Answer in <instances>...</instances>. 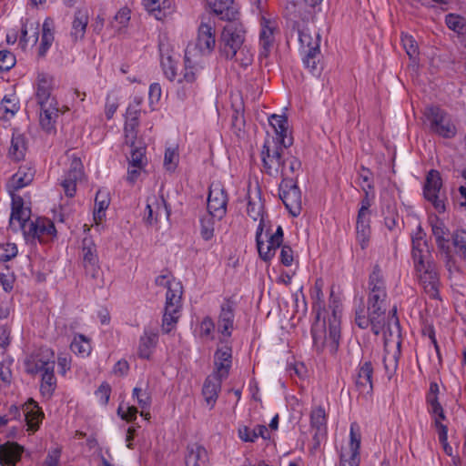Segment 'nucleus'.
Instances as JSON below:
<instances>
[{"mask_svg":"<svg viewBox=\"0 0 466 466\" xmlns=\"http://www.w3.org/2000/svg\"><path fill=\"white\" fill-rule=\"evenodd\" d=\"M426 234L420 225L417 227L415 232L411 235L412 248L411 256L414 267L427 263L434 262L428 241L425 239Z\"/></svg>","mask_w":466,"mask_h":466,"instance_id":"13","label":"nucleus"},{"mask_svg":"<svg viewBox=\"0 0 466 466\" xmlns=\"http://www.w3.org/2000/svg\"><path fill=\"white\" fill-rule=\"evenodd\" d=\"M297 28L299 41L301 52L319 53L320 36L315 30L310 31L309 27L302 26L297 23L293 25V29Z\"/></svg>","mask_w":466,"mask_h":466,"instance_id":"22","label":"nucleus"},{"mask_svg":"<svg viewBox=\"0 0 466 466\" xmlns=\"http://www.w3.org/2000/svg\"><path fill=\"white\" fill-rule=\"evenodd\" d=\"M216 46L215 22L208 16L202 15L198 26L197 39L194 44H189L185 51L184 70L182 78L178 79L181 84H188L187 91H178L182 98L194 96L196 95L195 83L198 75L205 67L206 57L209 56Z\"/></svg>","mask_w":466,"mask_h":466,"instance_id":"1","label":"nucleus"},{"mask_svg":"<svg viewBox=\"0 0 466 466\" xmlns=\"http://www.w3.org/2000/svg\"><path fill=\"white\" fill-rule=\"evenodd\" d=\"M25 370L27 374L35 376L55 370V352L49 348H40L38 350L28 355L25 360Z\"/></svg>","mask_w":466,"mask_h":466,"instance_id":"9","label":"nucleus"},{"mask_svg":"<svg viewBox=\"0 0 466 466\" xmlns=\"http://www.w3.org/2000/svg\"><path fill=\"white\" fill-rule=\"evenodd\" d=\"M367 315L364 306L360 302L355 311V323L360 329L370 326L375 335H379L385 326V314L387 310V293H367Z\"/></svg>","mask_w":466,"mask_h":466,"instance_id":"5","label":"nucleus"},{"mask_svg":"<svg viewBox=\"0 0 466 466\" xmlns=\"http://www.w3.org/2000/svg\"><path fill=\"white\" fill-rule=\"evenodd\" d=\"M333 290L330 292V301L332 300V312L327 318L317 317L312 325L311 334L313 347L318 352L327 351L333 355L337 352L340 339V319L341 311L332 299Z\"/></svg>","mask_w":466,"mask_h":466,"instance_id":"3","label":"nucleus"},{"mask_svg":"<svg viewBox=\"0 0 466 466\" xmlns=\"http://www.w3.org/2000/svg\"><path fill=\"white\" fill-rule=\"evenodd\" d=\"M246 30L243 24L238 20L228 22L220 35V50L227 59L232 60L238 51L244 46Z\"/></svg>","mask_w":466,"mask_h":466,"instance_id":"7","label":"nucleus"},{"mask_svg":"<svg viewBox=\"0 0 466 466\" xmlns=\"http://www.w3.org/2000/svg\"><path fill=\"white\" fill-rule=\"evenodd\" d=\"M138 126L139 122H135L134 119L131 121H126L125 123V143L130 147H135V144H137Z\"/></svg>","mask_w":466,"mask_h":466,"instance_id":"58","label":"nucleus"},{"mask_svg":"<svg viewBox=\"0 0 466 466\" xmlns=\"http://www.w3.org/2000/svg\"><path fill=\"white\" fill-rule=\"evenodd\" d=\"M361 187L364 192V197L360 201V208L358 212V217L370 218V208L372 205L374 195L370 194V190L367 189L363 185H361Z\"/></svg>","mask_w":466,"mask_h":466,"instance_id":"63","label":"nucleus"},{"mask_svg":"<svg viewBox=\"0 0 466 466\" xmlns=\"http://www.w3.org/2000/svg\"><path fill=\"white\" fill-rule=\"evenodd\" d=\"M23 410L28 430L31 431H37L44 417V413L37 403L33 399H30L23 406Z\"/></svg>","mask_w":466,"mask_h":466,"instance_id":"33","label":"nucleus"},{"mask_svg":"<svg viewBox=\"0 0 466 466\" xmlns=\"http://www.w3.org/2000/svg\"><path fill=\"white\" fill-rule=\"evenodd\" d=\"M310 427L315 431L313 441L315 442L314 448H317L327 433V414L322 406L312 408L310 411Z\"/></svg>","mask_w":466,"mask_h":466,"instance_id":"21","label":"nucleus"},{"mask_svg":"<svg viewBox=\"0 0 466 466\" xmlns=\"http://www.w3.org/2000/svg\"><path fill=\"white\" fill-rule=\"evenodd\" d=\"M232 350L228 346L218 348L214 355L216 371L214 375L226 379L231 367Z\"/></svg>","mask_w":466,"mask_h":466,"instance_id":"29","label":"nucleus"},{"mask_svg":"<svg viewBox=\"0 0 466 466\" xmlns=\"http://www.w3.org/2000/svg\"><path fill=\"white\" fill-rule=\"evenodd\" d=\"M247 214L254 221L259 220L258 224L263 223L266 226L264 218V205L259 196V191L257 192L255 198L248 196Z\"/></svg>","mask_w":466,"mask_h":466,"instance_id":"41","label":"nucleus"},{"mask_svg":"<svg viewBox=\"0 0 466 466\" xmlns=\"http://www.w3.org/2000/svg\"><path fill=\"white\" fill-rule=\"evenodd\" d=\"M145 8L158 20L167 15V9L170 6L168 0H143Z\"/></svg>","mask_w":466,"mask_h":466,"instance_id":"45","label":"nucleus"},{"mask_svg":"<svg viewBox=\"0 0 466 466\" xmlns=\"http://www.w3.org/2000/svg\"><path fill=\"white\" fill-rule=\"evenodd\" d=\"M83 265L87 274L96 278L99 270V259L96 246L92 238H85L82 241Z\"/></svg>","mask_w":466,"mask_h":466,"instance_id":"20","label":"nucleus"},{"mask_svg":"<svg viewBox=\"0 0 466 466\" xmlns=\"http://www.w3.org/2000/svg\"><path fill=\"white\" fill-rule=\"evenodd\" d=\"M147 215L145 220L148 225L157 223L158 218L164 215L167 218L170 216V208H168L163 197H153L147 200Z\"/></svg>","mask_w":466,"mask_h":466,"instance_id":"24","label":"nucleus"},{"mask_svg":"<svg viewBox=\"0 0 466 466\" xmlns=\"http://www.w3.org/2000/svg\"><path fill=\"white\" fill-rule=\"evenodd\" d=\"M430 414L434 418L435 425L439 429V441L445 442L448 439V429L442 424V420L446 419L442 407L439 408L438 410H433Z\"/></svg>","mask_w":466,"mask_h":466,"instance_id":"54","label":"nucleus"},{"mask_svg":"<svg viewBox=\"0 0 466 466\" xmlns=\"http://www.w3.org/2000/svg\"><path fill=\"white\" fill-rule=\"evenodd\" d=\"M354 427L355 424H351L349 450L340 453L339 466H360V435L354 431Z\"/></svg>","mask_w":466,"mask_h":466,"instance_id":"18","label":"nucleus"},{"mask_svg":"<svg viewBox=\"0 0 466 466\" xmlns=\"http://www.w3.org/2000/svg\"><path fill=\"white\" fill-rule=\"evenodd\" d=\"M209 11L218 19L233 22L239 18L238 7L234 0H206Z\"/></svg>","mask_w":466,"mask_h":466,"instance_id":"16","label":"nucleus"},{"mask_svg":"<svg viewBox=\"0 0 466 466\" xmlns=\"http://www.w3.org/2000/svg\"><path fill=\"white\" fill-rule=\"evenodd\" d=\"M432 234L439 250L444 254L450 251V232L444 223L439 219L431 226Z\"/></svg>","mask_w":466,"mask_h":466,"instance_id":"38","label":"nucleus"},{"mask_svg":"<svg viewBox=\"0 0 466 466\" xmlns=\"http://www.w3.org/2000/svg\"><path fill=\"white\" fill-rule=\"evenodd\" d=\"M260 33H259V55L258 58L260 60L266 59L268 57L271 49L273 47L275 37L274 34L277 30V25L274 21L266 19L262 17L260 22Z\"/></svg>","mask_w":466,"mask_h":466,"instance_id":"17","label":"nucleus"},{"mask_svg":"<svg viewBox=\"0 0 466 466\" xmlns=\"http://www.w3.org/2000/svg\"><path fill=\"white\" fill-rule=\"evenodd\" d=\"M152 389L150 381L140 380L132 390V397L137 399V405L141 410H149L152 403Z\"/></svg>","mask_w":466,"mask_h":466,"instance_id":"34","label":"nucleus"},{"mask_svg":"<svg viewBox=\"0 0 466 466\" xmlns=\"http://www.w3.org/2000/svg\"><path fill=\"white\" fill-rule=\"evenodd\" d=\"M264 228L265 225L263 223L258 224L256 231V245L259 258L267 262L271 260L274 257L271 253V249L268 248V245L262 240Z\"/></svg>","mask_w":466,"mask_h":466,"instance_id":"50","label":"nucleus"},{"mask_svg":"<svg viewBox=\"0 0 466 466\" xmlns=\"http://www.w3.org/2000/svg\"><path fill=\"white\" fill-rule=\"evenodd\" d=\"M367 293H387L386 282L378 265L373 267L369 276Z\"/></svg>","mask_w":466,"mask_h":466,"instance_id":"40","label":"nucleus"},{"mask_svg":"<svg viewBox=\"0 0 466 466\" xmlns=\"http://www.w3.org/2000/svg\"><path fill=\"white\" fill-rule=\"evenodd\" d=\"M323 287V279H317L314 286L310 289V298L313 300V309L317 312V317H320L321 312L325 310L324 293L322 291Z\"/></svg>","mask_w":466,"mask_h":466,"instance_id":"43","label":"nucleus"},{"mask_svg":"<svg viewBox=\"0 0 466 466\" xmlns=\"http://www.w3.org/2000/svg\"><path fill=\"white\" fill-rule=\"evenodd\" d=\"M420 285L429 298H440V277L435 262L414 267Z\"/></svg>","mask_w":466,"mask_h":466,"instance_id":"10","label":"nucleus"},{"mask_svg":"<svg viewBox=\"0 0 466 466\" xmlns=\"http://www.w3.org/2000/svg\"><path fill=\"white\" fill-rule=\"evenodd\" d=\"M457 253L466 260V231L457 230L452 236Z\"/></svg>","mask_w":466,"mask_h":466,"instance_id":"64","label":"nucleus"},{"mask_svg":"<svg viewBox=\"0 0 466 466\" xmlns=\"http://www.w3.org/2000/svg\"><path fill=\"white\" fill-rule=\"evenodd\" d=\"M424 124L431 133L442 138H453L457 134L456 125L451 116L444 109L438 106H431L425 108Z\"/></svg>","mask_w":466,"mask_h":466,"instance_id":"6","label":"nucleus"},{"mask_svg":"<svg viewBox=\"0 0 466 466\" xmlns=\"http://www.w3.org/2000/svg\"><path fill=\"white\" fill-rule=\"evenodd\" d=\"M131 156L129 158V165L135 167H143L146 164L145 154L146 147L143 146H137L131 147Z\"/></svg>","mask_w":466,"mask_h":466,"instance_id":"59","label":"nucleus"},{"mask_svg":"<svg viewBox=\"0 0 466 466\" xmlns=\"http://www.w3.org/2000/svg\"><path fill=\"white\" fill-rule=\"evenodd\" d=\"M131 18V10L128 7L120 8L107 25V29L114 32V35H121L127 33Z\"/></svg>","mask_w":466,"mask_h":466,"instance_id":"37","label":"nucleus"},{"mask_svg":"<svg viewBox=\"0 0 466 466\" xmlns=\"http://www.w3.org/2000/svg\"><path fill=\"white\" fill-rule=\"evenodd\" d=\"M439 385L435 381L430 383V388L426 395V403L429 413L433 410H438L439 408L442 407L439 402Z\"/></svg>","mask_w":466,"mask_h":466,"instance_id":"52","label":"nucleus"},{"mask_svg":"<svg viewBox=\"0 0 466 466\" xmlns=\"http://www.w3.org/2000/svg\"><path fill=\"white\" fill-rule=\"evenodd\" d=\"M18 254L17 246L12 242L0 243V261L7 262Z\"/></svg>","mask_w":466,"mask_h":466,"instance_id":"62","label":"nucleus"},{"mask_svg":"<svg viewBox=\"0 0 466 466\" xmlns=\"http://www.w3.org/2000/svg\"><path fill=\"white\" fill-rule=\"evenodd\" d=\"M14 360L12 358H6L0 361V381L5 386H9L13 380L11 366Z\"/></svg>","mask_w":466,"mask_h":466,"instance_id":"60","label":"nucleus"},{"mask_svg":"<svg viewBox=\"0 0 466 466\" xmlns=\"http://www.w3.org/2000/svg\"><path fill=\"white\" fill-rule=\"evenodd\" d=\"M35 170L26 165L21 166L9 178L5 187L7 192H16L28 186L34 179Z\"/></svg>","mask_w":466,"mask_h":466,"instance_id":"26","label":"nucleus"},{"mask_svg":"<svg viewBox=\"0 0 466 466\" xmlns=\"http://www.w3.org/2000/svg\"><path fill=\"white\" fill-rule=\"evenodd\" d=\"M304 56L303 64L309 71L313 75L320 73V69L318 66L319 53L313 52H301Z\"/></svg>","mask_w":466,"mask_h":466,"instance_id":"61","label":"nucleus"},{"mask_svg":"<svg viewBox=\"0 0 466 466\" xmlns=\"http://www.w3.org/2000/svg\"><path fill=\"white\" fill-rule=\"evenodd\" d=\"M24 228V235L27 240L37 239L41 243L53 240L56 236V229L54 223L46 218H37L29 221Z\"/></svg>","mask_w":466,"mask_h":466,"instance_id":"11","label":"nucleus"},{"mask_svg":"<svg viewBox=\"0 0 466 466\" xmlns=\"http://www.w3.org/2000/svg\"><path fill=\"white\" fill-rule=\"evenodd\" d=\"M374 368L370 360H361L354 376V385L360 395L370 398L373 392Z\"/></svg>","mask_w":466,"mask_h":466,"instance_id":"15","label":"nucleus"},{"mask_svg":"<svg viewBox=\"0 0 466 466\" xmlns=\"http://www.w3.org/2000/svg\"><path fill=\"white\" fill-rule=\"evenodd\" d=\"M281 171L272 177H282L279 184V198L286 208L293 217H298L301 211V192L294 178L301 168V163L296 157H288L280 161Z\"/></svg>","mask_w":466,"mask_h":466,"instance_id":"4","label":"nucleus"},{"mask_svg":"<svg viewBox=\"0 0 466 466\" xmlns=\"http://www.w3.org/2000/svg\"><path fill=\"white\" fill-rule=\"evenodd\" d=\"M83 165L79 158L75 157L72 159L68 171L65 174L61 181V186L65 194L72 198L76 191V183L83 177Z\"/></svg>","mask_w":466,"mask_h":466,"instance_id":"19","label":"nucleus"},{"mask_svg":"<svg viewBox=\"0 0 466 466\" xmlns=\"http://www.w3.org/2000/svg\"><path fill=\"white\" fill-rule=\"evenodd\" d=\"M223 380L224 379H220L218 376L213 374L208 376L204 382L202 394L207 404L210 406V409L214 407L217 401Z\"/></svg>","mask_w":466,"mask_h":466,"instance_id":"35","label":"nucleus"},{"mask_svg":"<svg viewBox=\"0 0 466 466\" xmlns=\"http://www.w3.org/2000/svg\"><path fill=\"white\" fill-rule=\"evenodd\" d=\"M30 210L26 208L23 209H14L11 211L10 215V227L16 229V228H21L24 231V228L27 227L26 225L31 221L29 219Z\"/></svg>","mask_w":466,"mask_h":466,"instance_id":"48","label":"nucleus"},{"mask_svg":"<svg viewBox=\"0 0 466 466\" xmlns=\"http://www.w3.org/2000/svg\"><path fill=\"white\" fill-rule=\"evenodd\" d=\"M40 377V392L44 397L49 399L53 396L56 389L57 381L55 375V370H51L49 371L46 370V373L42 374Z\"/></svg>","mask_w":466,"mask_h":466,"instance_id":"44","label":"nucleus"},{"mask_svg":"<svg viewBox=\"0 0 466 466\" xmlns=\"http://www.w3.org/2000/svg\"><path fill=\"white\" fill-rule=\"evenodd\" d=\"M20 106L15 96H5L0 104V112L5 116H14Z\"/></svg>","mask_w":466,"mask_h":466,"instance_id":"53","label":"nucleus"},{"mask_svg":"<svg viewBox=\"0 0 466 466\" xmlns=\"http://www.w3.org/2000/svg\"><path fill=\"white\" fill-rule=\"evenodd\" d=\"M158 343V332L152 328H145L139 338L137 355L140 359L149 360Z\"/></svg>","mask_w":466,"mask_h":466,"instance_id":"23","label":"nucleus"},{"mask_svg":"<svg viewBox=\"0 0 466 466\" xmlns=\"http://www.w3.org/2000/svg\"><path fill=\"white\" fill-rule=\"evenodd\" d=\"M442 186L441 177L439 171L431 169L426 177V182L423 188L425 198L430 201L439 212L445 210L443 199L440 196Z\"/></svg>","mask_w":466,"mask_h":466,"instance_id":"14","label":"nucleus"},{"mask_svg":"<svg viewBox=\"0 0 466 466\" xmlns=\"http://www.w3.org/2000/svg\"><path fill=\"white\" fill-rule=\"evenodd\" d=\"M24 449L15 442H5L0 445V465L15 466L21 460Z\"/></svg>","mask_w":466,"mask_h":466,"instance_id":"30","label":"nucleus"},{"mask_svg":"<svg viewBox=\"0 0 466 466\" xmlns=\"http://www.w3.org/2000/svg\"><path fill=\"white\" fill-rule=\"evenodd\" d=\"M215 323L210 317H205L198 326V337L204 340H213Z\"/></svg>","mask_w":466,"mask_h":466,"instance_id":"55","label":"nucleus"},{"mask_svg":"<svg viewBox=\"0 0 466 466\" xmlns=\"http://www.w3.org/2000/svg\"><path fill=\"white\" fill-rule=\"evenodd\" d=\"M54 78L52 76L46 73H38L35 81V97L38 105L56 101V98L51 96Z\"/></svg>","mask_w":466,"mask_h":466,"instance_id":"27","label":"nucleus"},{"mask_svg":"<svg viewBox=\"0 0 466 466\" xmlns=\"http://www.w3.org/2000/svg\"><path fill=\"white\" fill-rule=\"evenodd\" d=\"M217 219L209 213L200 218V236L205 241L214 237V221Z\"/></svg>","mask_w":466,"mask_h":466,"instance_id":"51","label":"nucleus"},{"mask_svg":"<svg viewBox=\"0 0 466 466\" xmlns=\"http://www.w3.org/2000/svg\"><path fill=\"white\" fill-rule=\"evenodd\" d=\"M283 229L281 226H279L276 231L272 234L269 233V229H267L266 236L268 237L267 245L271 249L273 257L276 254L277 248H279L283 242Z\"/></svg>","mask_w":466,"mask_h":466,"instance_id":"57","label":"nucleus"},{"mask_svg":"<svg viewBox=\"0 0 466 466\" xmlns=\"http://www.w3.org/2000/svg\"><path fill=\"white\" fill-rule=\"evenodd\" d=\"M71 350L77 355L86 357L91 352L89 339L82 334L76 335L70 344Z\"/></svg>","mask_w":466,"mask_h":466,"instance_id":"49","label":"nucleus"},{"mask_svg":"<svg viewBox=\"0 0 466 466\" xmlns=\"http://www.w3.org/2000/svg\"><path fill=\"white\" fill-rule=\"evenodd\" d=\"M228 194L220 183H212L208 197V212L221 220L227 213Z\"/></svg>","mask_w":466,"mask_h":466,"instance_id":"12","label":"nucleus"},{"mask_svg":"<svg viewBox=\"0 0 466 466\" xmlns=\"http://www.w3.org/2000/svg\"><path fill=\"white\" fill-rule=\"evenodd\" d=\"M88 21L89 15L86 9L81 8L76 10L70 31V37L73 42L76 43L85 38Z\"/></svg>","mask_w":466,"mask_h":466,"instance_id":"28","label":"nucleus"},{"mask_svg":"<svg viewBox=\"0 0 466 466\" xmlns=\"http://www.w3.org/2000/svg\"><path fill=\"white\" fill-rule=\"evenodd\" d=\"M370 218L357 217L356 239L362 249L369 246L370 238Z\"/></svg>","mask_w":466,"mask_h":466,"instance_id":"42","label":"nucleus"},{"mask_svg":"<svg viewBox=\"0 0 466 466\" xmlns=\"http://www.w3.org/2000/svg\"><path fill=\"white\" fill-rule=\"evenodd\" d=\"M26 150L25 137L20 134H14L11 139V146L9 148V156L14 160H20L24 157Z\"/></svg>","mask_w":466,"mask_h":466,"instance_id":"46","label":"nucleus"},{"mask_svg":"<svg viewBox=\"0 0 466 466\" xmlns=\"http://www.w3.org/2000/svg\"><path fill=\"white\" fill-rule=\"evenodd\" d=\"M401 44L409 57L415 60L419 56V46L414 37L408 34H401Z\"/></svg>","mask_w":466,"mask_h":466,"instance_id":"56","label":"nucleus"},{"mask_svg":"<svg viewBox=\"0 0 466 466\" xmlns=\"http://www.w3.org/2000/svg\"><path fill=\"white\" fill-rule=\"evenodd\" d=\"M208 460V451L203 446L198 443L187 445L185 456L186 466H207Z\"/></svg>","mask_w":466,"mask_h":466,"instance_id":"36","label":"nucleus"},{"mask_svg":"<svg viewBox=\"0 0 466 466\" xmlns=\"http://www.w3.org/2000/svg\"><path fill=\"white\" fill-rule=\"evenodd\" d=\"M39 123L42 128L46 132H52L56 128V122L59 116L57 102L51 101L39 104Z\"/></svg>","mask_w":466,"mask_h":466,"instance_id":"25","label":"nucleus"},{"mask_svg":"<svg viewBox=\"0 0 466 466\" xmlns=\"http://www.w3.org/2000/svg\"><path fill=\"white\" fill-rule=\"evenodd\" d=\"M183 288L180 282H171L166 293L165 311L162 319V330L169 333L180 317Z\"/></svg>","mask_w":466,"mask_h":466,"instance_id":"8","label":"nucleus"},{"mask_svg":"<svg viewBox=\"0 0 466 466\" xmlns=\"http://www.w3.org/2000/svg\"><path fill=\"white\" fill-rule=\"evenodd\" d=\"M268 123L275 131V137H268L264 140L260 151L262 170L268 176H277L281 171L280 161H285L291 155L285 149L293 144V137L289 136L288 119L285 116L273 114Z\"/></svg>","mask_w":466,"mask_h":466,"instance_id":"2","label":"nucleus"},{"mask_svg":"<svg viewBox=\"0 0 466 466\" xmlns=\"http://www.w3.org/2000/svg\"><path fill=\"white\" fill-rule=\"evenodd\" d=\"M400 345L401 341L398 339L396 343V347L393 349V350H388V344H385V353L383 356V365L386 376L389 380H391L394 375L396 374V371L398 370L399 366V360L401 355L400 351Z\"/></svg>","mask_w":466,"mask_h":466,"instance_id":"32","label":"nucleus"},{"mask_svg":"<svg viewBox=\"0 0 466 466\" xmlns=\"http://www.w3.org/2000/svg\"><path fill=\"white\" fill-rule=\"evenodd\" d=\"M53 22L50 18H46L43 23V33L41 37V44L39 46V55L45 56L47 50L52 46L54 41V35L52 32Z\"/></svg>","mask_w":466,"mask_h":466,"instance_id":"47","label":"nucleus"},{"mask_svg":"<svg viewBox=\"0 0 466 466\" xmlns=\"http://www.w3.org/2000/svg\"><path fill=\"white\" fill-rule=\"evenodd\" d=\"M234 328V311L229 302L222 304L218 320V330L223 337H230Z\"/></svg>","mask_w":466,"mask_h":466,"instance_id":"31","label":"nucleus"},{"mask_svg":"<svg viewBox=\"0 0 466 466\" xmlns=\"http://www.w3.org/2000/svg\"><path fill=\"white\" fill-rule=\"evenodd\" d=\"M38 27V23H28L27 20L22 22L21 36L19 40V45L22 48H25L29 44L35 45L37 43L39 35Z\"/></svg>","mask_w":466,"mask_h":466,"instance_id":"39","label":"nucleus"}]
</instances>
